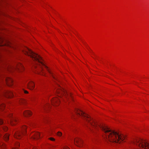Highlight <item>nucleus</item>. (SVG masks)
<instances>
[{
  "label": "nucleus",
  "mask_w": 149,
  "mask_h": 149,
  "mask_svg": "<svg viewBox=\"0 0 149 149\" xmlns=\"http://www.w3.org/2000/svg\"><path fill=\"white\" fill-rule=\"evenodd\" d=\"M75 113L77 116H81L87 122L89 123L90 125L95 130H98L100 129L104 132V137L106 138L107 140L110 142L120 143L125 139L123 135L120 134L116 132L111 130L105 125H101L100 123L94 121L91 119L90 116L81 111L76 109Z\"/></svg>",
  "instance_id": "f257e3e1"
},
{
  "label": "nucleus",
  "mask_w": 149,
  "mask_h": 149,
  "mask_svg": "<svg viewBox=\"0 0 149 149\" xmlns=\"http://www.w3.org/2000/svg\"><path fill=\"white\" fill-rule=\"evenodd\" d=\"M21 49L22 51L24 54L30 56L34 61H35L38 62V63L37 64V65L40 67L39 69L38 70L37 72L38 74L43 75V74H41V72L43 70V66H44L50 74H52V73L49 70L48 67L45 66L42 61V58L39 55L33 52L26 47H24Z\"/></svg>",
  "instance_id": "f03ea898"
},
{
  "label": "nucleus",
  "mask_w": 149,
  "mask_h": 149,
  "mask_svg": "<svg viewBox=\"0 0 149 149\" xmlns=\"http://www.w3.org/2000/svg\"><path fill=\"white\" fill-rule=\"evenodd\" d=\"M134 145L139 146L142 149H149V143L141 139H136L132 142Z\"/></svg>",
  "instance_id": "7ed1b4c3"
},
{
  "label": "nucleus",
  "mask_w": 149,
  "mask_h": 149,
  "mask_svg": "<svg viewBox=\"0 0 149 149\" xmlns=\"http://www.w3.org/2000/svg\"><path fill=\"white\" fill-rule=\"evenodd\" d=\"M56 93L58 94L60 96L63 95L65 97L67 98L68 96H70L71 95L70 94H68L67 92L65 90L61 88L60 86L59 87V88L57 89L56 91Z\"/></svg>",
  "instance_id": "20e7f679"
},
{
  "label": "nucleus",
  "mask_w": 149,
  "mask_h": 149,
  "mask_svg": "<svg viewBox=\"0 0 149 149\" xmlns=\"http://www.w3.org/2000/svg\"><path fill=\"white\" fill-rule=\"evenodd\" d=\"M26 129L25 126L22 127L21 131H18L16 132L14 135L15 138L17 139H20L22 137V134H24L25 132Z\"/></svg>",
  "instance_id": "39448f33"
},
{
  "label": "nucleus",
  "mask_w": 149,
  "mask_h": 149,
  "mask_svg": "<svg viewBox=\"0 0 149 149\" xmlns=\"http://www.w3.org/2000/svg\"><path fill=\"white\" fill-rule=\"evenodd\" d=\"M9 117L11 118L10 121L11 125H15L17 121V118L13 116L12 114H10L9 115Z\"/></svg>",
  "instance_id": "423d86ee"
},
{
  "label": "nucleus",
  "mask_w": 149,
  "mask_h": 149,
  "mask_svg": "<svg viewBox=\"0 0 149 149\" xmlns=\"http://www.w3.org/2000/svg\"><path fill=\"white\" fill-rule=\"evenodd\" d=\"M74 141L75 144L78 146H81V144L83 143L82 140L78 138H75Z\"/></svg>",
  "instance_id": "0eeeda50"
},
{
  "label": "nucleus",
  "mask_w": 149,
  "mask_h": 149,
  "mask_svg": "<svg viewBox=\"0 0 149 149\" xmlns=\"http://www.w3.org/2000/svg\"><path fill=\"white\" fill-rule=\"evenodd\" d=\"M60 102V101L57 98H54L51 101L52 104L53 105L57 106Z\"/></svg>",
  "instance_id": "6e6552de"
},
{
  "label": "nucleus",
  "mask_w": 149,
  "mask_h": 149,
  "mask_svg": "<svg viewBox=\"0 0 149 149\" xmlns=\"http://www.w3.org/2000/svg\"><path fill=\"white\" fill-rule=\"evenodd\" d=\"M6 83L8 85L10 86L13 82L12 79L10 77H7L6 79Z\"/></svg>",
  "instance_id": "1a4fd4ad"
},
{
  "label": "nucleus",
  "mask_w": 149,
  "mask_h": 149,
  "mask_svg": "<svg viewBox=\"0 0 149 149\" xmlns=\"http://www.w3.org/2000/svg\"><path fill=\"white\" fill-rule=\"evenodd\" d=\"M32 138L34 139H38L40 137V134L38 132H35L32 136Z\"/></svg>",
  "instance_id": "9d476101"
},
{
  "label": "nucleus",
  "mask_w": 149,
  "mask_h": 149,
  "mask_svg": "<svg viewBox=\"0 0 149 149\" xmlns=\"http://www.w3.org/2000/svg\"><path fill=\"white\" fill-rule=\"evenodd\" d=\"M13 93L11 91H7L6 93V95L7 97H11L13 96Z\"/></svg>",
  "instance_id": "9b49d317"
},
{
  "label": "nucleus",
  "mask_w": 149,
  "mask_h": 149,
  "mask_svg": "<svg viewBox=\"0 0 149 149\" xmlns=\"http://www.w3.org/2000/svg\"><path fill=\"white\" fill-rule=\"evenodd\" d=\"M28 87L31 90L33 89L34 87V83L33 82H30L28 85Z\"/></svg>",
  "instance_id": "f8f14e48"
},
{
  "label": "nucleus",
  "mask_w": 149,
  "mask_h": 149,
  "mask_svg": "<svg viewBox=\"0 0 149 149\" xmlns=\"http://www.w3.org/2000/svg\"><path fill=\"white\" fill-rule=\"evenodd\" d=\"M24 68L23 65L21 63H18L17 66L14 68V69H17L18 70L20 69H23Z\"/></svg>",
  "instance_id": "ddd939ff"
},
{
  "label": "nucleus",
  "mask_w": 149,
  "mask_h": 149,
  "mask_svg": "<svg viewBox=\"0 0 149 149\" xmlns=\"http://www.w3.org/2000/svg\"><path fill=\"white\" fill-rule=\"evenodd\" d=\"M24 114L25 116H30L31 115V113L30 111H25L24 112Z\"/></svg>",
  "instance_id": "4468645a"
},
{
  "label": "nucleus",
  "mask_w": 149,
  "mask_h": 149,
  "mask_svg": "<svg viewBox=\"0 0 149 149\" xmlns=\"http://www.w3.org/2000/svg\"><path fill=\"white\" fill-rule=\"evenodd\" d=\"M9 135L8 134H6L5 135L3 136V137L4 138V139L6 141H8L9 139Z\"/></svg>",
  "instance_id": "2eb2a0df"
},
{
  "label": "nucleus",
  "mask_w": 149,
  "mask_h": 149,
  "mask_svg": "<svg viewBox=\"0 0 149 149\" xmlns=\"http://www.w3.org/2000/svg\"><path fill=\"white\" fill-rule=\"evenodd\" d=\"M0 145L2 149H5L6 148V146L5 144L3 143H0Z\"/></svg>",
  "instance_id": "dca6fc26"
},
{
  "label": "nucleus",
  "mask_w": 149,
  "mask_h": 149,
  "mask_svg": "<svg viewBox=\"0 0 149 149\" xmlns=\"http://www.w3.org/2000/svg\"><path fill=\"white\" fill-rule=\"evenodd\" d=\"M15 145L16 146V148L13 149H18L17 147L19 146V143L18 142H17L16 143Z\"/></svg>",
  "instance_id": "f3484780"
},
{
  "label": "nucleus",
  "mask_w": 149,
  "mask_h": 149,
  "mask_svg": "<svg viewBox=\"0 0 149 149\" xmlns=\"http://www.w3.org/2000/svg\"><path fill=\"white\" fill-rule=\"evenodd\" d=\"M3 130L5 131H6L8 130V128L7 127L4 126L3 127Z\"/></svg>",
  "instance_id": "a211bd4d"
},
{
  "label": "nucleus",
  "mask_w": 149,
  "mask_h": 149,
  "mask_svg": "<svg viewBox=\"0 0 149 149\" xmlns=\"http://www.w3.org/2000/svg\"><path fill=\"white\" fill-rule=\"evenodd\" d=\"M62 134L61 132H58L57 133V135L59 136H61L62 135Z\"/></svg>",
  "instance_id": "6ab92c4d"
},
{
  "label": "nucleus",
  "mask_w": 149,
  "mask_h": 149,
  "mask_svg": "<svg viewBox=\"0 0 149 149\" xmlns=\"http://www.w3.org/2000/svg\"><path fill=\"white\" fill-rule=\"evenodd\" d=\"M5 107V104H2L0 106L1 109H2L3 108H4Z\"/></svg>",
  "instance_id": "aec40b11"
},
{
  "label": "nucleus",
  "mask_w": 149,
  "mask_h": 149,
  "mask_svg": "<svg viewBox=\"0 0 149 149\" xmlns=\"http://www.w3.org/2000/svg\"><path fill=\"white\" fill-rule=\"evenodd\" d=\"M3 120L1 119H0V125L3 124Z\"/></svg>",
  "instance_id": "412c9836"
},
{
  "label": "nucleus",
  "mask_w": 149,
  "mask_h": 149,
  "mask_svg": "<svg viewBox=\"0 0 149 149\" xmlns=\"http://www.w3.org/2000/svg\"><path fill=\"white\" fill-rule=\"evenodd\" d=\"M49 139L52 141H54L55 140V139L52 137L49 138Z\"/></svg>",
  "instance_id": "4be33fe9"
},
{
  "label": "nucleus",
  "mask_w": 149,
  "mask_h": 149,
  "mask_svg": "<svg viewBox=\"0 0 149 149\" xmlns=\"http://www.w3.org/2000/svg\"><path fill=\"white\" fill-rule=\"evenodd\" d=\"M24 93H28V92L27 91H26L24 90Z\"/></svg>",
  "instance_id": "5701e85b"
},
{
  "label": "nucleus",
  "mask_w": 149,
  "mask_h": 149,
  "mask_svg": "<svg viewBox=\"0 0 149 149\" xmlns=\"http://www.w3.org/2000/svg\"><path fill=\"white\" fill-rule=\"evenodd\" d=\"M63 149H70L67 146H65Z\"/></svg>",
  "instance_id": "b1692460"
},
{
  "label": "nucleus",
  "mask_w": 149,
  "mask_h": 149,
  "mask_svg": "<svg viewBox=\"0 0 149 149\" xmlns=\"http://www.w3.org/2000/svg\"><path fill=\"white\" fill-rule=\"evenodd\" d=\"M31 149H37L36 148H31Z\"/></svg>",
  "instance_id": "393cba45"
},
{
  "label": "nucleus",
  "mask_w": 149,
  "mask_h": 149,
  "mask_svg": "<svg viewBox=\"0 0 149 149\" xmlns=\"http://www.w3.org/2000/svg\"><path fill=\"white\" fill-rule=\"evenodd\" d=\"M22 103H24V102H25V101L24 100H22Z\"/></svg>",
  "instance_id": "a878e982"
},
{
  "label": "nucleus",
  "mask_w": 149,
  "mask_h": 149,
  "mask_svg": "<svg viewBox=\"0 0 149 149\" xmlns=\"http://www.w3.org/2000/svg\"><path fill=\"white\" fill-rule=\"evenodd\" d=\"M47 107H49V104H47Z\"/></svg>",
  "instance_id": "bb28decb"
},
{
  "label": "nucleus",
  "mask_w": 149,
  "mask_h": 149,
  "mask_svg": "<svg viewBox=\"0 0 149 149\" xmlns=\"http://www.w3.org/2000/svg\"><path fill=\"white\" fill-rule=\"evenodd\" d=\"M89 128L91 130V129L90 128Z\"/></svg>",
  "instance_id": "cd10ccee"
},
{
  "label": "nucleus",
  "mask_w": 149,
  "mask_h": 149,
  "mask_svg": "<svg viewBox=\"0 0 149 149\" xmlns=\"http://www.w3.org/2000/svg\"><path fill=\"white\" fill-rule=\"evenodd\" d=\"M92 52L93 53V54H94L93 52Z\"/></svg>",
  "instance_id": "c85d7f7f"
},
{
  "label": "nucleus",
  "mask_w": 149,
  "mask_h": 149,
  "mask_svg": "<svg viewBox=\"0 0 149 149\" xmlns=\"http://www.w3.org/2000/svg\"><path fill=\"white\" fill-rule=\"evenodd\" d=\"M134 149H135V148Z\"/></svg>",
  "instance_id": "c756f323"
}]
</instances>
